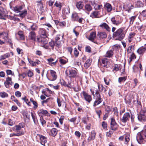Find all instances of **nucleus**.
<instances>
[{"mask_svg": "<svg viewBox=\"0 0 146 146\" xmlns=\"http://www.w3.org/2000/svg\"><path fill=\"white\" fill-rule=\"evenodd\" d=\"M24 8L25 5H23L11 7V8L15 13H18L20 12L18 16L22 17H25L27 14V11L26 9L24 10L21 12V11Z\"/></svg>", "mask_w": 146, "mask_h": 146, "instance_id": "nucleus-1", "label": "nucleus"}, {"mask_svg": "<svg viewBox=\"0 0 146 146\" xmlns=\"http://www.w3.org/2000/svg\"><path fill=\"white\" fill-rule=\"evenodd\" d=\"M90 91L96 100L93 105L94 106H95L100 104L102 102V100L101 98L98 90L97 89L94 88L93 89H90Z\"/></svg>", "mask_w": 146, "mask_h": 146, "instance_id": "nucleus-2", "label": "nucleus"}, {"mask_svg": "<svg viewBox=\"0 0 146 146\" xmlns=\"http://www.w3.org/2000/svg\"><path fill=\"white\" fill-rule=\"evenodd\" d=\"M46 37V34H42L40 37L37 38L36 41L40 43L41 46L43 47L45 49H48V46L46 45L48 42L47 40L45 38Z\"/></svg>", "mask_w": 146, "mask_h": 146, "instance_id": "nucleus-3", "label": "nucleus"}, {"mask_svg": "<svg viewBox=\"0 0 146 146\" xmlns=\"http://www.w3.org/2000/svg\"><path fill=\"white\" fill-rule=\"evenodd\" d=\"M122 28H120L118 29L115 32L113 33V36L114 37H117L118 39L121 40L125 36V34L123 32Z\"/></svg>", "mask_w": 146, "mask_h": 146, "instance_id": "nucleus-4", "label": "nucleus"}, {"mask_svg": "<svg viewBox=\"0 0 146 146\" xmlns=\"http://www.w3.org/2000/svg\"><path fill=\"white\" fill-rule=\"evenodd\" d=\"M66 73L67 76L70 78L79 77L78 73L76 70L72 69L69 70L68 72L66 71Z\"/></svg>", "mask_w": 146, "mask_h": 146, "instance_id": "nucleus-5", "label": "nucleus"}, {"mask_svg": "<svg viewBox=\"0 0 146 146\" xmlns=\"http://www.w3.org/2000/svg\"><path fill=\"white\" fill-rule=\"evenodd\" d=\"M138 119L140 121H146V110L142 109L139 114H138Z\"/></svg>", "mask_w": 146, "mask_h": 146, "instance_id": "nucleus-6", "label": "nucleus"}, {"mask_svg": "<svg viewBox=\"0 0 146 146\" xmlns=\"http://www.w3.org/2000/svg\"><path fill=\"white\" fill-rule=\"evenodd\" d=\"M118 127V125L113 118L111 119V128L112 130L115 131Z\"/></svg>", "mask_w": 146, "mask_h": 146, "instance_id": "nucleus-7", "label": "nucleus"}, {"mask_svg": "<svg viewBox=\"0 0 146 146\" xmlns=\"http://www.w3.org/2000/svg\"><path fill=\"white\" fill-rule=\"evenodd\" d=\"M38 115L40 117H42L43 115L48 116L50 115L48 111L46 110H44L42 109L39 110L37 111Z\"/></svg>", "mask_w": 146, "mask_h": 146, "instance_id": "nucleus-8", "label": "nucleus"}, {"mask_svg": "<svg viewBox=\"0 0 146 146\" xmlns=\"http://www.w3.org/2000/svg\"><path fill=\"white\" fill-rule=\"evenodd\" d=\"M130 117L129 113L128 112H126L123 115L122 118L120 119L121 121L123 123H126L129 119Z\"/></svg>", "mask_w": 146, "mask_h": 146, "instance_id": "nucleus-9", "label": "nucleus"}, {"mask_svg": "<svg viewBox=\"0 0 146 146\" xmlns=\"http://www.w3.org/2000/svg\"><path fill=\"white\" fill-rule=\"evenodd\" d=\"M142 135H143L140 132L138 133L136 135V140L138 143L139 144L143 143V138Z\"/></svg>", "mask_w": 146, "mask_h": 146, "instance_id": "nucleus-10", "label": "nucleus"}, {"mask_svg": "<svg viewBox=\"0 0 146 146\" xmlns=\"http://www.w3.org/2000/svg\"><path fill=\"white\" fill-rule=\"evenodd\" d=\"M37 137H38L39 138L41 144L45 146V144L47 142L46 138L44 136L40 135H37Z\"/></svg>", "mask_w": 146, "mask_h": 146, "instance_id": "nucleus-11", "label": "nucleus"}, {"mask_svg": "<svg viewBox=\"0 0 146 146\" xmlns=\"http://www.w3.org/2000/svg\"><path fill=\"white\" fill-rule=\"evenodd\" d=\"M13 83L12 81V79L11 77H8L6 78V81L4 82V84L5 87L8 88L9 87V85H12L13 84Z\"/></svg>", "mask_w": 146, "mask_h": 146, "instance_id": "nucleus-12", "label": "nucleus"}, {"mask_svg": "<svg viewBox=\"0 0 146 146\" xmlns=\"http://www.w3.org/2000/svg\"><path fill=\"white\" fill-rule=\"evenodd\" d=\"M82 93L85 100L87 102L90 103L92 100V98L91 96L88 95L84 92H83Z\"/></svg>", "mask_w": 146, "mask_h": 146, "instance_id": "nucleus-13", "label": "nucleus"}, {"mask_svg": "<svg viewBox=\"0 0 146 146\" xmlns=\"http://www.w3.org/2000/svg\"><path fill=\"white\" fill-rule=\"evenodd\" d=\"M102 65L104 67L106 68L109 67L110 64V62L106 58H104L102 60Z\"/></svg>", "mask_w": 146, "mask_h": 146, "instance_id": "nucleus-14", "label": "nucleus"}, {"mask_svg": "<svg viewBox=\"0 0 146 146\" xmlns=\"http://www.w3.org/2000/svg\"><path fill=\"white\" fill-rule=\"evenodd\" d=\"M64 85L65 86H66L68 88H73L76 91H78V90L76 89L75 86L73 82H69L68 84H65Z\"/></svg>", "mask_w": 146, "mask_h": 146, "instance_id": "nucleus-15", "label": "nucleus"}, {"mask_svg": "<svg viewBox=\"0 0 146 146\" xmlns=\"http://www.w3.org/2000/svg\"><path fill=\"white\" fill-rule=\"evenodd\" d=\"M104 7L106 10L108 12H110L112 10V7L111 5L108 3H105L104 5Z\"/></svg>", "mask_w": 146, "mask_h": 146, "instance_id": "nucleus-16", "label": "nucleus"}, {"mask_svg": "<svg viewBox=\"0 0 146 146\" xmlns=\"http://www.w3.org/2000/svg\"><path fill=\"white\" fill-rule=\"evenodd\" d=\"M36 36V35L34 32L31 31L29 33V38L30 39L35 41Z\"/></svg>", "mask_w": 146, "mask_h": 146, "instance_id": "nucleus-17", "label": "nucleus"}, {"mask_svg": "<svg viewBox=\"0 0 146 146\" xmlns=\"http://www.w3.org/2000/svg\"><path fill=\"white\" fill-rule=\"evenodd\" d=\"M71 20L73 21H77L79 18L78 14L75 12L72 13L71 15Z\"/></svg>", "mask_w": 146, "mask_h": 146, "instance_id": "nucleus-18", "label": "nucleus"}, {"mask_svg": "<svg viewBox=\"0 0 146 146\" xmlns=\"http://www.w3.org/2000/svg\"><path fill=\"white\" fill-rule=\"evenodd\" d=\"M135 34L134 33H129L127 38V40L129 43H130L133 41V37L135 36Z\"/></svg>", "mask_w": 146, "mask_h": 146, "instance_id": "nucleus-19", "label": "nucleus"}, {"mask_svg": "<svg viewBox=\"0 0 146 146\" xmlns=\"http://www.w3.org/2000/svg\"><path fill=\"white\" fill-rule=\"evenodd\" d=\"M31 114L34 123L36 125H37L38 122L35 113L34 112H31Z\"/></svg>", "mask_w": 146, "mask_h": 146, "instance_id": "nucleus-20", "label": "nucleus"}, {"mask_svg": "<svg viewBox=\"0 0 146 146\" xmlns=\"http://www.w3.org/2000/svg\"><path fill=\"white\" fill-rule=\"evenodd\" d=\"M146 51V48L141 46L137 50V52L139 54H143Z\"/></svg>", "mask_w": 146, "mask_h": 146, "instance_id": "nucleus-21", "label": "nucleus"}, {"mask_svg": "<svg viewBox=\"0 0 146 146\" xmlns=\"http://www.w3.org/2000/svg\"><path fill=\"white\" fill-rule=\"evenodd\" d=\"M100 27L102 29H105L108 31H110V28L108 25L106 23H103L100 25Z\"/></svg>", "mask_w": 146, "mask_h": 146, "instance_id": "nucleus-22", "label": "nucleus"}, {"mask_svg": "<svg viewBox=\"0 0 146 146\" xmlns=\"http://www.w3.org/2000/svg\"><path fill=\"white\" fill-rule=\"evenodd\" d=\"M47 60L48 62V64L51 66L55 65L57 61V60H56L54 61V59L52 58H50L48 59Z\"/></svg>", "mask_w": 146, "mask_h": 146, "instance_id": "nucleus-23", "label": "nucleus"}, {"mask_svg": "<svg viewBox=\"0 0 146 146\" xmlns=\"http://www.w3.org/2000/svg\"><path fill=\"white\" fill-rule=\"evenodd\" d=\"M97 35L100 38H106L107 36L106 33L104 32H98Z\"/></svg>", "mask_w": 146, "mask_h": 146, "instance_id": "nucleus-24", "label": "nucleus"}, {"mask_svg": "<svg viewBox=\"0 0 146 146\" xmlns=\"http://www.w3.org/2000/svg\"><path fill=\"white\" fill-rule=\"evenodd\" d=\"M19 36V39L20 40H24L25 39V36L23 31H19L18 33Z\"/></svg>", "mask_w": 146, "mask_h": 146, "instance_id": "nucleus-25", "label": "nucleus"}, {"mask_svg": "<svg viewBox=\"0 0 146 146\" xmlns=\"http://www.w3.org/2000/svg\"><path fill=\"white\" fill-rule=\"evenodd\" d=\"M111 20L113 24L117 26L118 25L121 23V22L120 21L115 20V18L114 17L112 18L111 19Z\"/></svg>", "mask_w": 146, "mask_h": 146, "instance_id": "nucleus-26", "label": "nucleus"}, {"mask_svg": "<svg viewBox=\"0 0 146 146\" xmlns=\"http://www.w3.org/2000/svg\"><path fill=\"white\" fill-rule=\"evenodd\" d=\"M113 54V51L111 50H108L106 52L105 56L110 58L112 57Z\"/></svg>", "mask_w": 146, "mask_h": 146, "instance_id": "nucleus-27", "label": "nucleus"}, {"mask_svg": "<svg viewBox=\"0 0 146 146\" xmlns=\"http://www.w3.org/2000/svg\"><path fill=\"white\" fill-rule=\"evenodd\" d=\"M124 8H125L129 12L130 10L133 8V6L131 4L129 3L127 5H125L123 7Z\"/></svg>", "mask_w": 146, "mask_h": 146, "instance_id": "nucleus-28", "label": "nucleus"}, {"mask_svg": "<svg viewBox=\"0 0 146 146\" xmlns=\"http://www.w3.org/2000/svg\"><path fill=\"white\" fill-rule=\"evenodd\" d=\"M24 134V133L23 131H19L16 133H11L10 134V137H13L15 136H19Z\"/></svg>", "mask_w": 146, "mask_h": 146, "instance_id": "nucleus-29", "label": "nucleus"}, {"mask_svg": "<svg viewBox=\"0 0 146 146\" xmlns=\"http://www.w3.org/2000/svg\"><path fill=\"white\" fill-rule=\"evenodd\" d=\"M92 4L94 6V9L96 10L100 9L102 7V5H98L96 4L94 1H93L92 3Z\"/></svg>", "mask_w": 146, "mask_h": 146, "instance_id": "nucleus-30", "label": "nucleus"}, {"mask_svg": "<svg viewBox=\"0 0 146 146\" xmlns=\"http://www.w3.org/2000/svg\"><path fill=\"white\" fill-rule=\"evenodd\" d=\"M50 73L52 78V80H55L57 78V76L56 75V72L54 70H50Z\"/></svg>", "mask_w": 146, "mask_h": 146, "instance_id": "nucleus-31", "label": "nucleus"}, {"mask_svg": "<svg viewBox=\"0 0 146 146\" xmlns=\"http://www.w3.org/2000/svg\"><path fill=\"white\" fill-rule=\"evenodd\" d=\"M58 131L56 128H53L50 131V135L53 136H56L57 133Z\"/></svg>", "mask_w": 146, "mask_h": 146, "instance_id": "nucleus-32", "label": "nucleus"}, {"mask_svg": "<svg viewBox=\"0 0 146 146\" xmlns=\"http://www.w3.org/2000/svg\"><path fill=\"white\" fill-rule=\"evenodd\" d=\"M98 12L97 11H94L91 13L90 15V17L93 18L98 17Z\"/></svg>", "mask_w": 146, "mask_h": 146, "instance_id": "nucleus-33", "label": "nucleus"}, {"mask_svg": "<svg viewBox=\"0 0 146 146\" xmlns=\"http://www.w3.org/2000/svg\"><path fill=\"white\" fill-rule=\"evenodd\" d=\"M96 133L94 131H92L91 132V134L90 137L88 138L89 140H92L94 139L95 137Z\"/></svg>", "mask_w": 146, "mask_h": 146, "instance_id": "nucleus-34", "label": "nucleus"}, {"mask_svg": "<svg viewBox=\"0 0 146 146\" xmlns=\"http://www.w3.org/2000/svg\"><path fill=\"white\" fill-rule=\"evenodd\" d=\"M83 3L82 2H79L77 3L76 4L77 7L79 9H80L82 8L83 7Z\"/></svg>", "mask_w": 146, "mask_h": 146, "instance_id": "nucleus-35", "label": "nucleus"}, {"mask_svg": "<svg viewBox=\"0 0 146 146\" xmlns=\"http://www.w3.org/2000/svg\"><path fill=\"white\" fill-rule=\"evenodd\" d=\"M91 63V61L90 59L87 60L84 64V66L86 68H87L90 65Z\"/></svg>", "mask_w": 146, "mask_h": 146, "instance_id": "nucleus-36", "label": "nucleus"}, {"mask_svg": "<svg viewBox=\"0 0 146 146\" xmlns=\"http://www.w3.org/2000/svg\"><path fill=\"white\" fill-rule=\"evenodd\" d=\"M31 102H32L33 105H34L33 108L34 109H36L38 107V104L37 102L34 101L33 98H31L30 99Z\"/></svg>", "mask_w": 146, "mask_h": 146, "instance_id": "nucleus-37", "label": "nucleus"}, {"mask_svg": "<svg viewBox=\"0 0 146 146\" xmlns=\"http://www.w3.org/2000/svg\"><path fill=\"white\" fill-rule=\"evenodd\" d=\"M96 36V33L95 32L91 33L90 35L89 39L91 41H92Z\"/></svg>", "mask_w": 146, "mask_h": 146, "instance_id": "nucleus-38", "label": "nucleus"}, {"mask_svg": "<svg viewBox=\"0 0 146 146\" xmlns=\"http://www.w3.org/2000/svg\"><path fill=\"white\" fill-rule=\"evenodd\" d=\"M85 10L88 11H90L92 9V7L89 4H86L85 6Z\"/></svg>", "mask_w": 146, "mask_h": 146, "instance_id": "nucleus-39", "label": "nucleus"}, {"mask_svg": "<svg viewBox=\"0 0 146 146\" xmlns=\"http://www.w3.org/2000/svg\"><path fill=\"white\" fill-rule=\"evenodd\" d=\"M0 34H1V36H2V37L3 39L7 40L8 38V34L7 33L3 32L0 33Z\"/></svg>", "mask_w": 146, "mask_h": 146, "instance_id": "nucleus-40", "label": "nucleus"}, {"mask_svg": "<svg viewBox=\"0 0 146 146\" xmlns=\"http://www.w3.org/2000/svg\"><path fill=\"white\" fill-rule=\"evenodd\" d=\"M125 137V143L127 144L128 142L129 141L130 135L129 134H126L124 135Z\"/></svg>", "mask_w": 146, "mask_h": 146, "instance_id": "nucleus-41", "label": "nucleus"}, {"mask_svg": "<svg viewBox=\"0 0 146 146\" xmlns=\"http://www.w3.org/2000/svg\"><path fill=\"white\" fill-rule=\"evenodd\" d=\"M22 128L18 125H15L13 129V130L14 131H16L17 132H19L18 131H20Z\"/></svg>", "mask_w": 146, "mask_h": 146, "instance_id": "nucleus-42", "label": "nucleus"}, {"mask_svg": "<svg viewBox=\"0 0 146 146\" xmlns=\"http://www.w3.org/2000/svg\"><path fill=\"white\" fill-rule=\"evenodd\" d=\"M10 55L9 54L7 53L1 56L0 57V60H3L8 57Z\"/></svg>", "mask_w": 146, "mask_h": 146, "instance_id": "nucleus-43", "label": "nucleus"}, {"mask_svg": "<svg viewBox=\"0 0 146 146\" xmlns=\"http://www.w3.org/2000/svg\"><path fill=\"white\" fill-rule=\"evenodd\" d=\"M22 99L24 100L25 102H26L27 104L29 106H31V103L30 102H29L28 99L27 98L26 96H25L24 98H23Z\"/></svg>", "mask_w": 146, "mask_h": 146, "instance_id": "nucleus-44", "label": "nucleus"}, {"mask_svg": "<svg viewBox=\"0 0 146 146\" xmlns=\"http://www.w3.org/2000/svg\"><path fill=\"white\" fill-rule=\"evenodd\" d=\"M54 5L56 7H58L60 10L61 9L62 5L60 2L56 1L54 4Z\"/></svg>", "mask_w": 146, "mask_h": 146, "instance_id": "nucleus-45", "label": "nucleus"}, {"mask_svg": "<svg viewBox=\"0 0 146 146\" xmlns=\"http://www.w3.org/2000/svg\"><path fill=\"white\" fill-rule=\"evenodd\" d=\"M136 16H132L129 18V19L130 20L129 23L130 24H133L134 20L136 18Z\"/></svg>", "mask_w": 146, "mask_h": 146, "instance_id": "nucleus-46", "label": "nucleus"}, {"mask_svg": "<svg viewBox=\"0 0 146 146\" xmlns=\"http://www.w3.org/2000/svg\"><path fill=\"white\" fill-rule=\"evenodd\" d=\"M0 96L2 98H4L7 97L8 95L6 92H3L0 93Z\"/></svg>", "mask_w": 146, "mask_h": 146, "instance_id": "nucleus-47", "label": "nucleus"}, {"mask_svg": "<svg viewBox=\"0 0 146 146\" xmlns=\"http://www.w3.org/2000/svg\"><path fill=\"white\" fill-rule=\"evenodd\" d=\"M6 72L7 75H11L12 76H14L15 75L14 72H12L11 70H6Z\"/></svg>", "mask_w": 146, "mask_h": 146, "instance_id": "nucleus-48", "label": "nucleus"}, {"mask_svg": "<svg viewBox=\"0 0 146 146\" xmlns=\"http://www.w3.org/2000/svg\"><path fill=\"white\" fill-rule=\"evenodd\" d=\"M36 2L38 3L37 5L38 7H40L41 9L43 8V3L41 0L37 1Z\"/></svg>", "mask_w": 146, "mask_h": 146, "instance_id": "nucleus-49", "label": "nucleus"}, {"mask_svg": "<svg viewBox=\"0 0 146 146\" xmlns=\"http://www.w3.org/2000/svg\"><path fill=\"white\" fill-rule=\"evenodd\" d=\"M28 60L29 63L32 66H35L36 65V63L35 62L33 61L30 59H29V58H28Z\"/></svg>", "mask_w": 146, "mask_h": 146, "instance_id": "nucleus-50", "label": "nucleus"}, {"mask_svg": "<svg viewBox=\"0 0 146 146\" xmlns=\"http://www.w3.org/2000/svg\"><path fill=\"white\" fill-rule=\"evenodd\" d=\"M38 28V27L35 24H33L31 26V28L33 31L36 30Z\"/></svg>", "mask_w": 146, "mask_h": 146, "instance_id": "nucleus-51", "label": "nucleus"}, {"mask_svg": "<svg viewBox=\"0 0 146 146\" xmlns=\"http://www.w3.org/2000/svg\"><path fill=\"white\" fill-rule=\"evenodd\" d=\"M40 121L42 126H43L44 124H46V121L42 117H40Z\"/></svg>", "mask_w": 146, "mask_h": 146, "instance_id": "nucleus-52", "label": "nucleus"}, {"mask_svg": "<svg viewBox=\"0 0 146 146\" xmlns=\"http://www.w3.org/2000/svg\"><path fill=\"white\" fill-rule=\"evenodd\" d=\"M15 96L17 97H20L21 96V93L19 91H16L15 93Z\"/></svg>", "mask_w": 146, "mask_h": 146, "instance_id": "nucleus-53", "label": "nucleus"}, {"mask_svg": "<svg viewBox=\"0 0 146 146\" xmlns=\"http://www.w3.org/2000/svg\"><path fill=\"white\" fill-rule=\"evenodd\" d=\"M74 54L75 56L77 57L78 56L79 52L76 48H75L74 50Z\"/></svg>", "mask_w": 146, "mask_h": 146, "instance_id": "nucleus-54", "label": "nucleus"}, {"mask_svg": "<svg viewBox=\"0 0 146 146\" xmlns=\"http://www.w3.org/2000/svg\"><path fill=\"white\" fill-rule=\"evenodd\" d=\"M63 36L64 35H57L55 38V41H58L59 40L60 36L62 38H63Z\"/></svg>", "mask_w": 146, "mask_h": 146, "instance_id": "nucleus-55", "label": "nucleus"}, {"mask_svg": "<svg viewBox=\"0 0 146 146\" xmlns=\"http://www.w3.org/2000/svg\"><path fill=\"white\" fill-rule=\"evenodd\" d=\"M143 135L146 138V127L144 130L141 131Z\"/></svg>", "mask_w": 146, "mask_h": 146, "instance_id": "nucleus-56", "label": "nucleus"}, {"mask_svg": "<svg viewBox=\"0 0 146 146\" xmlns=\"http://www.w3.org/2000/svg\"><path fill=\"white\" fill-rule=\"evenodd\" d=\"M28 76L29 77H31L33 75V73L31 71L29 70L27 72Z\"/></svg>", "mask_w": 146, "mask_h": 146, "instance_id": "nucleus-57", "label": "nucleus"}, {"mask_svg": "<svg viewBox=\"0 0 146 146\" xmlns=\"http://www.w3.org/2000/svg\"><path fill=\"white\" fill-rule=\"evenodd\" d=\"M57 102L58 103V106L59 107H60L61 106L62 101L59 98H58L57 99Z\"/></svg>", "mask_w": 146, "mask_h": 146, "instance_id": "nucleus-58", "label": "nucleus"}, {"mask_svg": "<svg viewBox=\"0 0 146 146\" xmlns=\"http://www.w3.org/2000/svg\"><path fill=\"white\" fill-rule=\"evenodd\" d=\"M56 42V46L58 47H60L61 45V42L59 41H55Z\"/></svg>", "mask_w": 146, "mask_h": 146, "instance_id": "nucleus-59", "label": "nucleus"}, {"mask_svg": "<svg viewBox=\"0 0 146 146\" xmlns=\"http://www.w3.org/2000/svg\"><path fill=\"white\" fill-rule=\"evenodd\" d=\"M17 51L19 54H21L23 53V50L19 48H17Z\"/></svg>", "mask_w": 146, "mask_h": 146, "instance_id": "nucleus-60", "label": "nucleus"}, {"mask_svg": "<svg viewBox=\"0 0 146 146\" xmlns=\"http://www.w3.org/2000/svg\"><path fill=\"white\" fill-rule=\"evenodd\" d=\"M137 7H140L143 6L142 2L140 1H138L136 4Z\"/></svg>", "mask_w": 146, "mask_h": 146, "instance_id": "nucleus-61", "label": "nucleus"}, {"mask_svg": "<svg viewBox=\"0 0 146 146\" xmlns=\"http://www.w3.org/2000/svg\"><path fill=\"white\" fill-rule=\"evenodd\" d=\"M125 78L124 77H120L118 79V81L119 83H121L122 81H124L125 80Z\"/></svg>", "mask_w": 146, "mask_h": 146, "instance_id": "nucleus-62", "label": "nucleus"}, {"mask_svg": "<svg viewBox=\"0 0 146 146\" xmlns=\"http://www.w3.org/2000/svg\"><path fill=\"white\" fill-rule=\"evenodd\" d=\"M49 44L52 48H54V46L55 45L54 42V41H52L49 42Z\"/></svg>", "mask_w": 146, "mask_h": 146, "instance_id": "nucleus-63", "label": "nucleus"}, {"mask_svg": "<svg viewBox=\"0 0 146 146\" xmlns=\"http://www.w3.org/2000/svg\"><path fill=\"white\" fill-rule=\"evenodd\" d=\"M133 71L135 73H136L137 72L138 70V67L136 66H134L133 67Z\"/></svg>", "mask_w": 146, "mask_h": 146, "instance_id": "nucleus-64", "label": "nucleus"}]
</instances>
